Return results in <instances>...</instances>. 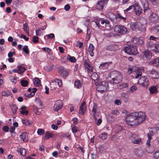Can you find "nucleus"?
Returning a JSON list of instances; mask_svg holds the SVG:
<instances>
[{"mask_svg":"<svg viewBox=\"0 0 159 159\" xmlns=\"http://www.w3.org/2000/svg\"><path fill=\"white\" fill-rule=\"evenodd\" d=\"M150 19L151 21L156 22L157 19V16L156 14L152 13L151 14L150 16Z\"/></svg>","mask_w":159,"mask_h":159,"instance_id":"24","label":"nucleus"},{"mask_svg":"<svg viewBox=\"0 0 159 159\" xmlns=\"http://www.w3.org/2000/svg\"><path fill=\"white\" fill-rule=\"evenodd\" d=\"M22 122L23 124L26 126H28L32 123V121L27 120L26 119H22Z\"/></svg>","mask_w":159,"mask_h":159,"instance_id":"32","label":"nucleus"},{"mask_svg":"<svg viewBox=\"0 0 159 159\" xmlns=\"http://www.w3.org/2000/svg\"><path fill=\"white\" fill-rule=\"evenodd\" d=\"M147 135L148 138V139L147 142V144L148 146L150 145V142L152 139V135L150 133L147 134Z\"/></svg>","mask_w":159,"mask_h":159,"instance_id":"36","label":"nucleus"},{"mask_svg":"<svg viewBox=\"0 0 159 159\" xmlns=\"http://www.w3.org/2000/svg\"><path fill=\"white\" fill-rule=\"evenodd\" d=\"M128 87V84L126 83H124L121 84H120L118 86L119 89H122L123 88H127Z\"/></svg>","mask_w":159,"mask_h":159,"instance_id":"39","label":"nucleus"},{"mask_svg":"<svg viewBox=\"0 0 159 159\" xmlns=\"http://www.w3.org/2000/svg\"><path fill=\"white\" fill-rule=\"evenodd\" d=\"M107 1L106 0H100L98 2L96 5V8L99 10H102L105 6L107 5Z\"/></svg>","mask_w":159,"mask_h":159,"instance_id":"10","label":"nucleus"},{"mask_svg":"<svg viewBox=\"0 0 159 159\" xmlns=\"http://www.w3.org/2000/svg\"><path fill=\"white\" fill-rule=\"evenodd\" d=\"M34 84L35 86H39L41 85V81L37 78H34L33 80Z\"/></svg>","mask_w":159,"mask_h":159,"instance_id":"27","label":"nucleus"},{"mask_svg":"<svg viewBox=\"0 0 159 159\" xmlns=\"http://www.w3.org/2000/svg\"><path fill=\"white\" fill-rule=\"evenodd\" d=\"M2 95L6 97L10 96L11 97H12V95L11 93L8 90L2 92Z\"/></svg>","mask_w":159,"mask_h":159,"instance_id":"30","label":"nucleus"},{"mask_svg":"<svg viewBox=\"0 0 159 159\" xmlns=\"http://www.w3.org/2000/svg\"><path fill=\"white\" fill-rule=\"evenodd\" d=\"M136 75L135 77L136 79H138L142 75V72L140 71H137L136 73Z\"/></svg>","mask_w":159,"mask_h":159,"instance_id":"52","label":"nucleus"},{"mask_svg":"<svg viewBox=\"0 0 159 159\" xmlns=\"http://www.w3.org/2000/svg\"><path fill=\"white\" fill-rule=\"evenodd\" d=\"M148 46L151 48H153L152 50L155 52H159V45L154 44L151 42L148 41Z\"/></svg>","mask_w":159,"mask_h":159,"instance_id":"13","label":"nucleus"},{"mask_svg":"<svg viewBox=\"0 0 159 159\" xmlns=\"http://www.w3.org/2000/svg\"><path fill=\"white\" fill-rule=\"evenodd\" d=\"M97 106L96 104H94L93 106L92 109V112L93 113V115L95 116V113H96Z\"/></svg>","mask_w":159,"mask_h":159,"instance_id":"49","label":"nucleus"},{"mask_svg":"<svg viewBox=\"0 0 159 159\" xmlns=\"http://www.w3.org/2000/svg\"><path fill=\"white\" fill-rule=\"evenodd\" d=\"M3 130L6 132H7L9 130V128L7 126H4L3 128Z\"/></svg>","mask_w":159,"mask_h":159,"instance_id":"62","label":"nucleus"},{"mask_svg":"<svg viewBox=\"0 0 159 159\" xmlns=\"http://www.w3.org/2000/svg\"><path fill=\"white\" fill-rule=\"evenodd\" d=\"M84 67L87 69L88 72L93 71V67L89 61H85L84 64Z\"/></svg>","mask_w":159,"mask_h":159,"instance_id":"15","label":"nucleus"},{"mask_svg":"<svg viewBox=\"0 0 159 159\" xmlns=\"http://www.w3.org/2000/svg\"><path fill=\"white\" fill-rule=\"evenodd\" d=\"M117 46L115 44H111L109 45L107 48V49L111 51H114L116 50V48Z\"/></svg>","mask_w":159,"mask_h":159,"instance_id":"26","label":"nucleus"},{"mask_svg":"<svg viewBox=\"0 0 159 159\" xmlns=\"http://www.w3.org/2000/svg\"><path fill=\"white\" fill-rule=\"evenodd\" d=\"M59 153L57 151H55L52 153V156L55 157H57Z\"/></svg>","mask_w":159,"mask_h":159,"instance_id":"60","label":"nucleus"},{"mask_svg":"<svg viewBox=\"0 0 159 159\" xmlns=\"http://www.w3.org/2000/svg\"><path fill=\"white\" fill-rule=\"evenodd\" d=\"M141 56L143 60L147 61L151 59L152 54L149 51L145 50L141 54Z\"/></svg>","mask_w":159,"mask_h":159,"instance_id":"8","label":"nucleus"},{"mask_svg":"<svg viewBox=\"0 0 159 159\" xmlns=\"http://www.w3.org/2000/svg\"><path fill=\"white\" fill-rule=\"evenodd\" d=\"M144 12H147L150 10L148 1L147 0H140Z\"/></svg>","mask_w":159,"mask_h":159,"instance_id":"11","label":"nucleus"},{"mask_svg":"<svg viewBox=\"0 0 159 159\" xmlns=\"http://www.w3.org/2000/svg\"><path fill=\"white\" fill-rule=\"evenodd\" d=\"M59 73L61 75L64 77L68 75L67 71L63 68H61L59 70Z\"/></svg>","mask_w":159,"mask_h":159,"instance_id":"19","label":"nucleus"},{"mask_svg":"<svg viewBox=\"0 0 159 159\" xmlns=\"http://www.w3.org/2000/svg\"><path fill=\"white\" fill-rule=\"evenodd\" d=\"M119 112L117 110H112L111 111V113L112 114L115 115H118L119 114Z\"/></svg>","mask_w":159,"mask_h":159,"instance_id":"54","label":"nucleus"},{"mask_svg":"<svg viewBox=\"0 0 159 159\" xmlns=\"http://www.w3.org/2000/svg\"><path fill=\"white\" fill-rule=\"evenodd\" d=\"M107 16L110 19H112L115 17V15L112 12H109L107 14Z\"/></svg>","mask_w":159,"mask_h":159,"instance_id":"40","label":"nucleus"},{"mask_svg":"<svg viewBox=\"0 0 159 159\" xmlns=\"http://www.w3.org/2000/svg\"><path fill=\"white\" fill-rule=\"evenodd\" d=\"M140 141V139H137L134 140H132V143L135 144H137L139 143Z\"/></svg>","mask_w":159,"mask_h":159,"instance_id":"57","label":"nucleus"},{"mask_svg":"<svg viewBox=\"0 0 159 159\" xmlns=\"http://www.w3.org/2000/svg\"><path fill=\"white\" fill-rule=\"evenodd\" d=\"M153 157L154 159H159V150L156 151L153 154Z\"/></svg>","mask_w":159,"mask_h":159,"instance_id":"41","label":"nucleus"},{"mask_svg":"<svg viewBox=\"0 0 159 159\" xmlns=\"http://www.w3.org/2000/svg\"><path fill=\"white\" fill-rule=\"evenodd\" d=\"M11 109L13 113H16L17 109V107L16 106L13 105L11 106Z\"/></svg>","mask_w":159,"mask_h":159,"instance_id":"47","label":"nucleus"},{"mask_svg":"<svg viewBox=\"0 0 159 159\" xmlns=\"http://www.w3.org/2000/svg\"><path fill=\"white\" fill-rule=\"evenodd\" d=\"M42 49L46 52H47L48 54H50V53L51 52V49L50 48L47 47H44L42 48Z\"/></svg>","mask_w":159,"mask_h":159,"instance_id":"45","label":"nucleus"},{"mask_svg":"<svg viewBox=\"0 0 159 159\" xmlns=\"http://www.w3.org/2000/svg\"><path fill=\"white\" fill-rule=\"evenodd\" d=\"M114 31L117 33L124 34L127 32V29L123 26L116 25L114 28Z\"/></svg>","mask_w":159,"mask_h":159,"instance_id":"6","label":"nucleus"},{"mask_svg":"<svg viewBox=\"0 0 159 159\" xmlns=\"http://www.w3.org/2000/svg\"><path fill=\"white\" fill-rule=\"evenodd\" d=\"M76 46H78L79 48H81L83 46V43L81 42H78Z\"/></svg>","mask_w":159,"mask_h":159,"instance_id":"63","label":"nucleus"},{"mask_svg":"<svg viewBox=\"0 0 159 159\" xmlns=\"http://www.w3.org/2000/svg\"><path fill=\"white\" fill-rule=\"evenodd\" d=\"M23 50L27 54H28L29 53L28 46L27 45H25L24 46Z\"/></svg>","mask_w":159,"mask_h":159,"instance_id":"44","label":"nucleus"},{"mask_svg":"<svg viewBox=\"0 0 159 159\" xmlns=\"http://www.w3.org/2000/svg\"><path fill=\"white\" fill-rule=\"evenodd\" d=\"M20 83L22 86L23 87H26L28 84V82L27 80H21Z\"/></svg>","mask_w":159,"mask_h":159,"instance_id":"43","label":"nucleus"},{"mask_svg":"<svg viewBox=\"0 0 159 159\" xmlns=\"http://www.w3.org/2000/svg\"><path fill=\"white\" fill-rule=\"evenodd\" d=\"M48 39H52L55 37L54 34L53 33H51L46 35Z\"/></svg>","mask_w":159,"mask_h":159,"instance_id":"55","label":"nucleus"},{"mask_svg":"<svg viewBox=\"0 0 159 159\" xmlns=\"http://www.w3.org/2000/svg\"><path fill=\"white\" fill-rule=\"evenodd\" d=\"M124 52L129 54L135 55L138 53L137 48L135 46L130 45L125 47Z\"/></svg>","mask_w":159,"mask_h":159,"instance_id":"2","label":"nucleus"},{"mask_svg":"<svg viewBox=\"0 0 159 159\" xmlns=\"http://www.w3.org/2000/svg\"><path fill=\"white\" fill-rule=\"evenodd\" d=\"M115 77L112 78L111 82L113 84H119L122 80V76L121 74L119 72H115L114 73Z\"/></svg>","mask_w":159,"mask_h":159,"instance_id":"3","label":"nucleus"},{"mask_svg":"<svg viewBox=\"0 0 159 159\" xmlns=\"http://www.w3.org/2000/svg\"><path fill=\"white\" fill-rule=\"evenodd\" d=\"M17 72L20 74H23L24 72L26 70V68L25 67H23L21 65L18 66H17Z\"/></svg>","mask_w":159,"mask_h":159,"instance_id":"23","label":"nucleus"},{"mask_svg":"<svg viewBox=\"0 0 159 159\" xmlns=\"http://www.w3.org/2000/svg\"><path fill=\"white\" fill-rule=\"evenodd\" d=\"M26 133L24 132L20 135V139L24 142H26L27 141V139H26Z\"/></svg>","mask_w":159,"mask_h":159,"instance_id":"38","label":"nucleus"},{"mask_svg":"<svg viewBox=\"0 0 159 159\" xmlns=\"http://www.w3.org/2000/svg\"><path fill=\"white\" fill-rule=\"evenodd\" d=\"M37 91V89L36 88H33L32 89V92L30 93L29 95V97H32L34 96L35 94V93Z\"/></svg>","mask_w":159,"mask_h":159,"instance_id":"48","label":"nucleus"},{"mask_svg":"<svg viewBox=\"0 0 159 159\" xmlns=\"http://www.w3.org/2000/svg\"><path fill=\"white\" fill-rule=\"evenodd\" d=\"M18 151L21 155L23 156H25L26 155V150L24 148H20Z\"/></svg>","mask_w":159,"mask_h":159,"instance_id":"34","label":"nucleus"},{"mask_svg":"<svg viewBox=\"0 0 159 159\" xmlns=\"http://www.w3.org/2000/svg\"><path fill=\"white\" fill-rule=\"evenodd\" d=\"M134 5H132L129 6L128 8H127L126 10H124V11H128L132 9H133L134 8Z\"/></svg>","mask_w":159,"mask_h":159,"instance_id":"61","label":"nucleus"},{"mask_svg":"<svg viewBox=\"0 0 159 159\" xmlns=\"http://www.w3.org/2000/svg\"><path fill=\"white\" fill-rule=\"evenodd\" d=\"M67 59L71 62H75L76 61L75 58L74 57H71L68 55L67 57Z\"/></svg>","mask_w":159,"mask_h":159,"instance_id":"35","label":"nucleus"},{"mask_svg":"<svg viewBox=\"0 0 159 159\" xmlns=\"http://www.w3.org/2000/svg\"><path fill=\"white\" fill-rule=\"evenodd\" d=\"M23 30L25 32L26 34L29 35V27L26 23H25L23 24Z\"/></svg>","mask_w":159,"mask_h":159,"instance_id":"28","label":"nucleus"},{"mask_svg":"<svg viewBox=\"0 0 159 159\" xmlns=\"http://www.w3.org/2000/svg\"><path fill=\"white\" fill-rule=\"evenodd\" d=\"M137 84L145 87H147L149 84V83L148 79L145 76L140 77L139 79Z\"/></svg>","mask_w":159,"mask_h":159,"instance_id":"5","label":"nucleus"},{"mask_svg":"<svg viewBox=\"0 0 159 159\" xmlns=\"http://www.w3.org/2000/svg\"><path fill=\"white\" fill-rule=\"evenodd\" d=\"M39 38L36 37L34 36L33 38V41L35 43H37L38 42Z\"/></svg>","mask_w":159,"mask_h":159,"instance_id":"53","label":"nucleus"},{"mask_svg":"<svg viewBox=\"0 0 159 159\" xmlns=\"http://www.w3.org/2000/svg\"><path fill=\"white\" fill-rule=\"evenodd\" d=\"M107 137V134L104 132L102 133L99 135V138L102 139V140H105L106 139Z\"/></svg>","mask_w":159,"mask_h":159,"instance_id":"31","label":"nucleus"},{"mask_svg":"<svg viewBox=\"0 0 159 159\" xmlns=\"http://www.w3.org/2000/svg\"><path fill=\"white\" fill-rule=\"evenodd\" d=\"M44 133V130L42 129H38L37 131V133L39 135H42Z\"/></svg>","mask_w":159,"mask_h":159,"instance_id":"46","label":"nucleus"},{"mask_svg":"<svg viewBox=\"0 0 159 159\" xmlns=\"http://www.w3.org/2000/svg\"><path fill=\"white\" fill-rule=\"evenodd\" d=\"M130 28L133 30H140L139 28V25L137 23L131 22L130 24Z\"/></svg>","mask_w":159,"mask_h":159,"instance_id":"17","label":"nucleus"},{"mask_svg":"<svg viewBox=\"0 0 159 159\" xmlns=\"http://www.w3.org/2000/svg\"><path fill=\"white\" fill-rule=\"evenodd\" d=\"M20 37L21 38H23L26 41H28L29 39L28 38L26 37V36L24 34H22L20 36Z\"/></svg>","mask_w":159,"mask_h":159,"instance_id":"58","label":"nucleus"},{"mask_svg":"<svg viewBox=\"0 0 159 159\" xmlns=\"http://www.w3.org/2000/svg\"><path fill=\"white\" fill-rule=\"evenodd\" d=\"M55 135L51 133H47L45 134V139H48L50 138H54Z\"/></svg>","mask_w":159,"mask_h":159,"instance_id":"37","label":"nucleus"},{"mask_svg":"<svg viewBox=\"0 0 159 159\" xmlns=\"http://www.w3.org/2000/svg\"><path fill=\"white\" fill-rule=\"evenodd\" d=\"M133 70V68L129 67L128 68V73L129 74H130L132 73V70Z\"/></svg>","mask_w":159,"mask_h":159,"instance_id":"64","label":"nucleus"},{"mask_svg":"<svg viewBox=\"0 0 159 159\" xmlns=\"http://www.w3.org/2000/svg\"><path fill=\"white\" fill-rule=\"evenodd\" d=\"M86 106L84 102H83L80 107L79 113L81 115H83L86 112Z\"/></svg>","mask_w":159,"mask_h":159,"instance_id":"14","label":"nucleus"},{"mask_svg":"<svg viewBox=\"0 0 159 159\" xmlns=\"http://www.w3.org/2000/svg\"><path fill=\"white\" fill-rule=\"evenodd\" d=\"M123 113L125 114L126 123L131 126L138 125L142 122L145 118V113L142 111L129 113L125 110L123 111Z\"/></svg>","mask_w":159,"mask_h":159,"instance_id":"1","label":"nucleus"},{"mask_svg":"<svg viewBox=\"0 0 159 159\" xmlns=\"http://www.w3.org/2000/svg\"><path fill=\"white\" fill-rule=\"evenodd\" d=\"M91 34L90 31H89L88 28H87V33H86V37L87 38H88V39H89L90 38V35Z\"/></svg>","mask_w":159,"mask_h":159,"instance_id":"56","label":"nucleus"},{"mask_svg":"<svg viewBox=\"0 0 159 159\" xmlns=\"http://www.w3.org/2000/svg\"><path fill=\"white\" fill-rule=\"evenodd\" d=\"M10 80L11 82L15 84H16L17 81L16 78L13 77H11Z\"/></svg>","mask_w":159,"mask_h":159,"instance_id":"51","label":"nucleus"},{"mask_svg":"<svg viewBox=\"0 0 159 159\" xmlns=\"http://www.w3.org/2000/svg\"><path fill=\"white\" fill-rule=\"evenodd\" d=\"M108 88V83L105 81H102L99 84H98L97 89L98 91L102 92L107 91Z\"/></svg>","mask_w":159,"mask_h":159,"instance_id":"4","label":"nucleus"},{"mask_svg":"<svg viewBox=\"0 0 159 159\" xmlns=\"http://www.w3.org/2000/svg\"><path fill=\"white\" fill-rule=\"evenodd\" d=\"M26 107L25 106H22L20 109V112L21 114L23 115H27L28 113V111L26 109Z\"/></svg>","mask_w":159,"mask_h":159,"instance_id":"22","label":"nucleus"},{"mask_svg":"<svg viewBox=\"0 0 159 159\" xmlns=\"http://www.w3.org/2000/svg\"><path fill=\"white\" fill-rule=\"evenodd\" d=\"M50 85L52 89L57 88L58 86L60 87L62 85L61 80L58 79H55L52 81Z\"/></svg>","mask_w":159,"mask_h":159,"instance_id":"7","label":"nucleus"},{"mask_svg":"<svg viewBox=\"0 0 159 159\" xmlns=\"http://www.w3.org/2000/svg\"><path fill=\"white\" fill-rule=\"evenodd\" d=\"M149 90L150 93L152 94H156L158 92L157 88L156 86H152L150 87Z\"/></svg>","mask_w":159,"mask_h":159,"instance_id":"20","label":"nucleus"},{"mask_svg":"<svg viewBox=\"0 0 159 159\" xmlns=\"http://www.w3.org/2000/svg\"><path fill=\"white\" fill-rule=\"evenodd\" d=\"M94 50V47L93 44H90L89 45L88 51H89L90 55L93 57L94 55L93 51Z\"/></svg>","mask_w":159,"mask_h":159,"instance_id":"21","label":"nucleus"},{"mask_svg":"<svg viewBox=\"0 0 159 159\" xmlns=\"http://www.w3.org/2000/svg\"><path fill=\"white\" fill-rule=\"evenodd\" d=\"M82 84L80 83L79 80H77L75 81L74 86L76 88L79 89L82 87Z\"/></svg>","mask_w":159,"mask_h":159,"instance_id":"29","label":"nucleus"},{"mask_svg":"<svg viewBox=\"0 0 159 159\" xmlns=\"http://www.w3.org/2000/svg\"><path fill=\"white\" fill-rule=\"evenodd\" d=\"M134 10L135 11V13L136 15H139L142 11V9L140 7H134Z\"/></svg>","mask_w":159,"mask_h":159,"instance_id":"33","label":"nucleus"},{"mask_svg":"<svg viewBox=\"0 0 159 159\" xmlns=\"http://www.w3.org/2000/svg\"><path fill=\"white\" fill-rule=\"evenodd\" d=\"M149 64L154 66L158 67L159 66V57H157L150 61Z\"/></svg>","mask_w":159,"mask_h":159,"instance_id":"16","label":"nucleus"},{"mask_svg":"<svg viewBox=\"0 0 159 159\" xmlns=\"http://www.w3.org/2000/svg\"><path fill=\"white\" fill-rule=\"evenodd\" d=\"M137 89V88L136 86H133L130 88V90L132 93L135 92Z\"/></svg>","mask_w":159,"mask_h":159,"instance_id":"50","label":"nucleus"},{"mask_svg":"<svg viewBox=\"0 0 159 159\" xmlns=\"http://www.w3.org/2000/svg\"><path fill=\"white\" fill-rule=\"evenodd\" d=\"M72 131L73 133H76L78 131L77 128L75 126L73 127L72 129Z\"/></svg>","mask_w":159,"mask_h":159,"instance_id":"59","label":"nucleus"},{"mask_svg":"<svg viewBox=\"0 0 159 159\" xmlns=\"http://www.w3.org/2000/svg\"><path fill=\"white\" fill-rule=\"evenodd\" d=\"M91 78L93 80L96 84L99 81L98 75L95 72L93 73L91 76Z\"/></svg>","mask_w":159,"mask_h":159,"instance_id":"18","label":"nucleus"},{"mask_svg":"<svg viewBox=\"0 0 159 159\" xmlns=\"http://www.w3.org/2000/svg\"><path fill=\"white\" fill-rule=\"evenodd\" d=\"M110 21L107 20H103L101 22V23L102 25H103L105 24V26H107V25H109L110 24Z\"/></svg>","mask_w":159,"mask_h":159,"instance_id":"42","label":"nucleus"},{"mask_svg":"<svg viewBox=\"0 0 159 159\" xmlns=\"http://www.w3.org/2000/svg\"><path fill=\"white\" fill-rule=\"evenodd\" d=\"M62 102L61 100L57 101L54 104L53 110L54 111H57L62 108Z\"/></svg>","mask_w":159,"mask_h":159,"instance_id":"12","label":"nucleus"},{"mask_svg":"<svg viewBox=\"0 0 159 159\" xmlns=\"http://www.w3.org/2000/svg\"><path fill=\"white\" fill-rule=\"evenodd\" d=\"M111 63V62H106L101 64L99 67L101 69H105L107 68L109 65Z\"/></svg>","mask_w":159,"mask_h":159,"instance_id":"25","label":"nucleus"},{"mask_svg":"<svg viewBox=\"0 0 159 159\" xmlns=\"http://www.w3.org/2000/svg\"><path fill=\"white\" fill-rule=\"evenodd\" d=\"M149 76L152 79H159V72L154 69L150 70L148 71Z\"/></svg>","mask_w":159,"mask_h":159,"instance_id":"9","label":"nucleus"}]
</instances>
